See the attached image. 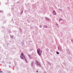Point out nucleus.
<instances>
[{
    "label": "nucleus",
    "instance_id": "39448f33",
    "mask_svg": "<svg viewBox=\"0 0 73 73\" xmlns=\"http://www.w3.org/2000/svg\"><path fill=\"white\" fill-rule=\"evenodd\" d=\"M44 28H47V26H44Z\"/></svg>",
    "mask_w": 73,
    "mask_h": 73
},
{
    "label": "nucleus",
    "instance_id": "7ed1b4c3",
    "mask_svg": "<svg viewBox=\"0 0 73 73\" xmlns=\"http://www.w3.org/2000/svg\"><path fill=\"white\" fill-rule=\"evenodd\" d=\"M37 65H38V66H40V63L38 62L37 63Z\"/></svg>",
    "mask_w": 73,
    "mask_h": 73
},
{
    "label": "nucleus",
    "instance_id": "f03ea898",
    "mask_svg": "<svg viewBox=\"0 0 73 73\" xmlns=\"http://www.w3.org/2000/svg\"><path fill=\"white\" fill-rule=\"evenodd\" d=\"M21 55L22 57H21V58H22V59H23V58H25V56H23L24 54H23V53H22L21 54Z\"/></svg>",
    "mask_w": 73,
    "mask_h": 73
},
{
    "label": "nucleus",
    "instance_id": "20e7f679",
    "mask_svg": "<svg viewBox=\"0 0 73 73\" xmlns=\"http://www.w3.org/2000/svg\"><path fill=\"white\" fill-rule=\"evenodd\" d=\"M53 13L55 15H56V12H55V11H53Z\"/></svg>",
    "mask_w": 73,
    "mask_h": 73
},
{
    "label": "nucleus",
    "instance_id": "f257e3e1",
    "mask_svg": "<svg viewBox=\"0 0 73 73\" xmlns=\"http://www.w3.org/2000/svg\"><path fill=\"white\" fill-rule=\"evenodd\" d=\"M40 48H39L37 50V51L38 52V54L39 55V56H41V53H42V51L41 50L40 52Z\"/></svg>",
    "mask_w": 73,
    "mask_h": 73
},
{
    "label": "nucleus",
    "instance_id": "6e6552de",
    "mask_svg": "<svg viewBox=\"0 0 73 73\" xmlns=\"http://www.w3.org/2000/svg\"><path fill=\"white\" fill-rule=\"evenodd\" d=\"M3 73V72H2V71H0V73Z\"/></svg>",
    "mask_w": 73,
    "mask_h": 73
},
{
    "label": "nucleus",
    "instance_id": "1a4fd4ad",
    "mask_svg": "<svg viewBox=\"0 0 73 73\" xmlns=\"http://www.w3.org/2000/svg\"><path fill=\"white\" fill-rule=\"evenodd\" d=\"M25 60L26 61H27V60H26V58H25Z\"/></svg>",
    "mask_w": 73,
    "mask_h": 73
},
{
    "label": "nucleus",
    "instance_id": "9b49d317",
    "mask_svg": "<svg viewBox=\"0 0 73 73\" xmlns=\"http://www.w3.org/2000/svg\"><path fill=\"white\" fill-rule=\"evenodd\" d=\"M26 62H27V61H26Z\"/></svg>",
    "mask_w": 73,
    "mask_h": 73
},
{
    "label": "nucleus",
    "instance_id": "0eeeda50",
    "mask_svg": "<svg viewBox=\"0 0 73 73\" xmlns=\"http://www.w3.org/2000/svg\"><path fill=\"white\" fill-rule=\"evenodd\" d=\"M29 58H32V57L31 56V55H30Z\"/></svg>",
    "mask_w": 73,
    "mask_h": 73
},
{
    "label": "nucleus",
    "instance_id": "423d86ee",
    "mask_svg": "<svg viewBox=\"0 0 73 73\" xmlns=\"http://www.w3.org/2000/svg\"><path fill=\"white\" fill-rule=\"evenodd\" d=\"M56 53L58 54H59V52H56Z\"/></svg>",
    "mask_w": 73,
    "mask_h": 73
},
{
    "label": "nucleus",
    "instance_id": "9d476101",
    "mask_svg": "<svg viewBox=\"0 0 73 73\" xmlns=\"http://www.w3.org/2000/svg\"><path fill=\"white\" fill-rule=\"evenodd\" d=\"M36 72H37V73L38 72V71H37Z\"/></svg>",
    "mask_w": 73,
    "mask_h": 73
}]
</instances>
